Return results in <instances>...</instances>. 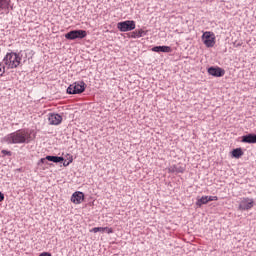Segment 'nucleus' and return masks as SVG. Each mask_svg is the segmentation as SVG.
Here are the masks:
<instances>
[{
	"label": "nucleus",
	"mask_w": 256,
	"mask_h": 256,
	"mask_svg": "<svg viewBox=\"0 0 256 256\" xmlns=\"http://www.w3.org/2000/svg\"><path fill=\"white\" fill-rule=\"evenodd\" d=\"M8 8H9V1L0 0V9H8Z\"/></svg>",
	"instance_id": "nucleus-19"
},
{
	"label": "nucleus",
	"mask_w": 256,
	"mask_h": 256,
	"mask_svg": "<svg viewBox=\"0 0 256 256\" xmlns=\"http://www.w3.org/2000/svg\"><path fill=\"white\" fill-rule=\"evenodd\" d=\"M241 141H242V143H249V144L256 143V134L244 135V136H242Z\"/></svg>",
	"instance_id": "nucleus-13"
},
{
	"label": "nucleus",
	"mask_w": 256,
	"mask_h": 256,
	"mask_svg": "<svg viewBox=\"0 0 256 256\" xmlns=\"http://www.w3.org/2000/svg\"><path fill=\"white\" fill-rule=\"evenodd\" d=\"M1 153H2V155H7L8 157H11V155H12L11 151H9V150H2Z\"/></svg>",
	"instance_id": "nucleus-22"
},
{
	"label": "nucleus",
	"mask_w": 256,
	"mask_h": 256,
	"mask_svg": "<svg viewBox=\"0 0 256 256\" xmlns=\"http://www.w3.org/2000/svg\"><path fill=\"white\" fill-rule=\"evenodd\" d=\"M87 37V31L85 30H72L65 34V39L69 41H75V39H85Z\"/></svg>",
	"instance_id": "nucleus-4"
},
{
	"label": "nucleus",
	"mask_w": 256,
	"mask_h": 256,
	"mask_svg": "<svg viewBox=\"0 0 256 256\" xmlns=\"http://www.w3.org/2000/svg\"><path fill=\"white\" fill-rule=\"evenodd\" d=\"M147 35V31L143 29L135 30L131 33L132 39H141V37H145Z\"/></svg>",
	"instance_id": "nucleus-14"
},
{
	"label": "nucleus",
	"mask_w": 256,
	"mask_h": 256,
	"mask_svg": "<svg viewBox=\"0 0 256 256\" xmlns=\"http://www.w3.org/2000/svg\"><path fill=\"white\" fill-rule=\"evenodd\" d=\"M29 137V133L25 130H19L13 133H10L4 137L5 143L9 145L26 143Z\"/></svg>",
	"instance_id": "nucleus-1"
},
{
	"label": "nucleus",
	"mask_w": 256,
	"mask_h": 256,
	"mask_svg": "<svg viewBox=\"0 0 256 256\" xmlns=\"http://www.w3.org/2000/svg\"><path fill=\"white\" fill-rule=\"evenodd\" d=\"M85 91V82L79 81L74 82L67 88V93L69 95H79L80 93H83Z\"/></svg>",
	"instance_id": "nucleus-3"
},
{
	"label": "nucleus",
	"mask_w": 256,
	"mask_h": 256,
	"mask_svg": "<svg viewBox=\"0 0 256 256\" xmlns=\"http://www.w3.org/2000/svg\"><path fill=\"white\" fill-rule=\"evenodd\" d=\"M202 41L206 47L215 46V34L209 31H206L202 35Z\"/></svg>",
	"instance_id": "nucleus-6"
},
{
	"label": "nucleus",
	"mask_w": 256,
	"mask_h": 256,
	"mask_svg": "<svg viewBox=\"0 0 256 256\" xmlns=\"http://www.w3.org/2000/svg\"><path fill=\"white\" fill-rule=\"evenodd\" d=\"M39 256H52L49 252H42Z\"/></svg>",
	"instance_id": "nucleus-25"
},
{
	"label": "nucleus",
	"mask_w": 256,
	"mask_h": 256,
	"mask_svg": "<svg viewBox=\"0 0 256 256\" xmlns=\"http://www.w3.org/2000/svg\"><path fill=\"white\" fill-rule=\"evenodd\" d=\"M92 233H107L108 235H111L113 233V228L109 227H95L91 230Z\"/></svg>",
	"instance_id": "nucleus-11"
},
{
	"label": "nucleus",
	"mask_w": 256,
	"mask_h": 256,
	"mask_svg": "<svg viewBox=\"0 0 256 256\" xmlns=\"http://www.w3.org/2000/svg\"><path fill=\"white\" fill-rule=\"evenodd\" d=\"M169 173H184L185 172V168L181 167V166H177V165H173L170 166L168 168Z\"/></svg>",
	"instance_id": "nucleus-15"
},
{
	"label": "nucleus",
	"mask_w": 256,
	"mask_h": 256,
	"mask_svg": "<svg viewBox=\"0 0 256 256\" xmlns=\"http://www.w3.org/2000/svg\"><path fill=\"white\" fill-rule=\"evenodd\" d=\"M209 201H219V197H217V196H208V202Z\"/></svg>",
	"instance_id": "nucleus-23"
},
{
	"label": "nucleus",
	"mask_w": 256,
	"mask_h": 256,
	"mask_svg": "<svg viewBox=\"0 0 256 256\" xmlns=\"http://www.w3.org/2000/svg\"><path fill=\"white\" fill-rule=\"evenodd\" d=\"M255 205V201L253 198H242L239 204L240 211H249V209H253Z\"/></svg>",
	"instance_id": "nucleus-7"
},
{
	"label": "nucleus",
	"mask_w": 256,
	"mask_h": 256,
	"mask_svg": "<svg viewBox=\"0 0 256 256\" xmlns=\"http://www.w3.org/2000/svg\"><path fill=\"white\" fill-rule=\"evenodd\" d=\"M71 163H73V160H69V161L65 160L63 162V165H64V167H69V165H71Z\"/></svg>",
	"instance_id": "nucleus-24"
},
{
	"label": "nucleus",
	"mask_w": 256,
	"mask_h": 256,
	"mask_svg": "<svg viewBox=\"0 0 256 256\" xmlns=\"http://www.w3.org/2000/svg\"><path fill=\"white\" fill-rule=\"evenodd\" d=\"M44 163H47V157L41 158L40 161L38 162V166L41 167Z\"/></svg>",
	"instance_id": "nucleus-21"
},
{
	"label": "nucleus",
	"mask_w": 256,
	"mask_h": 256,
	"mask_svg": "<svg viewBox=\"0 0 256 256\" xmlns=\"http://www.w3.org/2000/svg\"><path fill=\"white\" fill-rule=\"evenodd\" d=\"M208 73L212 75V77H223V75H225V70L220 67H210L208 68Z\"/></svg>",
	"instance_id": "nucleus-10"
},
{
	"label": "nucleus",
	"mask_w": 256,
	"mask_h": 256,
	"mask_svg": "<svg viewBox=\"0 0 256 256\" xmlns=\"http://www.w3.org/2000/svg\"><path fill=\"white\" fill-rule=\"evenodd\" d=\"M232 157H235V159H239L240 157H243V150L241 148H236L232 151Z\"/></svg>",
	"instance_id": "nucleus-18"
},
{
	"label": "nucleus",
	"mask_w": 256,
	"mask_h": 256,
	"mask_svg": "<svg viewBox=\"0 0 256 256\" xmlns=\"http://www.w3.org/2000/svg\"><path fill=\"white\" fill-rule=\"evenodd\" d=\"M5 199V195L0 192V203Z\"/></svg>",
	"instance_id": "nucleus-26"
},
{
	"label": "nucleus",
	"mask_w": 256,
	"mask_h": 256,
	"mask_svg": "<svg viewBox=\"0 0 256 256\" xmlns=\"http://www.w3.org/2000/svg\"><path fill=\"white\" fill-rule=\"evenodd\" d=\"M2 63L6 69H17V67L21 65V58L19 57V54L15 52H9L3 58Z\"/></svg>",
	"instance_id": "nucleus-2"
},
{
	"label": "nucleus",
	"mask_w": 256,
	"mask_h": 256,
	"mask_svg": "<svg viewBox=\"0 0 256 256\" xmlns=\"http://www.w3.org/2000/svg\"><path fill=\"white\" fill-rule=\"evenodd\" d=\"M209 203V196H202L200 199L197 200L196 205L201 207V205H207Z\"/></svg>",
	"instance_id": "nucleus-17"
},
{
	"label": "nucleus",
	"mask_w": 256,
	"mask_h": 256,
	"mask_svg": "<svg viewBox=\"0 0 256 256\" xmlns=\"http://www.w3.org/2000/svg\"><path fill=\"white\" fill-rule=\"evenodd\" d=\"M152 51L154 53H171V48L169 46H155Z\"/></svg>",
	"instance_id": "nucleus-12"
},
{
	"label": "nucleus",
	"mask_w": 256,
	"mask_h": 256,
	"mask_svg": "<svg viewBox=\"0 0 256 256\" xmlns=\"http://www.w3.org/2000/svg\"><path fill=\"white\" fill-rule=\"evenodd\" d=\"M85 199V194L83 192H74L71 196V201L75 205H81Z\"/></svg>",
	"instance_id": "nucleus-9"
},
{
	"label": "nucleus",
	"mask_w": 256,
	"mask_h": 256,
	"mask_svg": "<svg viewBox=\"0 0 256 256\" xmlns=\"http://www.w3.org/2000/svg\"><path fill=\"white\" fill-rule=\"evenodd\" d=\"M136 27L135 21L133 20H126L123 22H119L117 24V29L121 31V33H127V31H133Z\"/></svg>",
	"instance_id": "nucleus-5"
},
{
	"label": "nucleus",
	"mask_w": 256,
	"mask_h": 256,
	"mask_svg": "<svg viewBox=\"0 0 256 256\" xmlns=\"http://www.w3.org/2000/svg\"><path fill=\"white\" fill-rule=\"evenodd\" d=\"M6 66L3 62H0V77H3V74L5 73Z\"/></svg>",
	"instance_id": "nucleus-20"
},
{
	"label": "nucleus",
	"mask_w": 256,
	"mask_h": 256,
	"mask_svg": "<svg viewBox=\"0 0 256 256\" xmlns=\"http://www.w3.org/2000/svg\"><path fill=\"white\" fill-rule=\"evenodd\" d=\"M63 117L59 114L50 113L48 116L49 125H61Z\"/></svg>",
	"instance_id": "nucleus-8"
},
{
	"label": "nucleus",
	"mask_w": 256,
	"mask_h": 256,
	"mask_svg": "<svg viewBox=\"0 0 256 256\" xmlns=\"http://www.w3.org/2000/svg\"><path fill=\"white\" fill-rule=\"evenodd\" d=\"M46 159L47 161H52V163H61V161H64L61 156H46Z\"/></svg>",
	"instance_id": "nucleus-16"
}]
</instances>
